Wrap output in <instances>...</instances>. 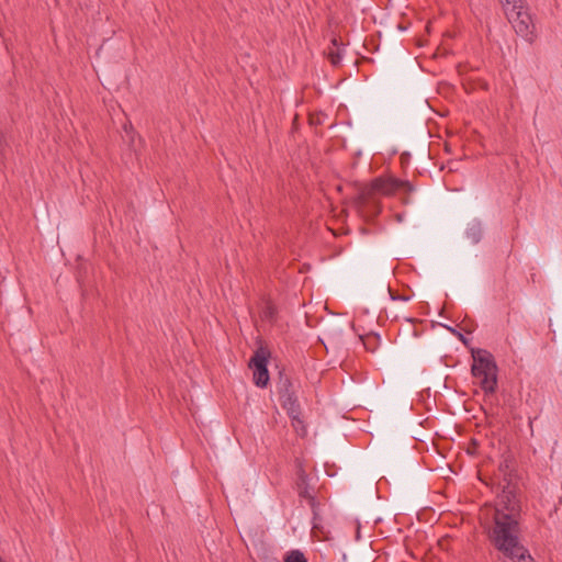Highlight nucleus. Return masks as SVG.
I'll return each instance as SVG.
<instances>
[{
  "instance_id": "obj_1",
  "label": "nucleus",
  "mask_w": 562,
  "mask_h": 562,
  "mask_svg": "<svg viewBox=\"0 0 562 562\" xmlns=\"http://www.w3.org/2000/svg\"><path fill=\"white\" fill-rule=\"evenodd\" d=\"M521 519H514L504 514H493V526L488 539L503 558L512 562H535L529 550L522 544Z\"/></svg>"
},
{
  "instance_id": "obj_2",
  "label": "nucleus",
  "mask_w": 562,
  "mask_h": 562,
  "mask_svg": "<svg viewBox=\"0 0 562 562\" xmlns=\"http://www.w3.org/2000/svg\"><path fill=\"white\" fill-rule=\"evenodd\" d=\"M472 375L480 380L479 384L484 391L485 401L491 400L497 389V364L494 356L485 349L472 351Z\"/></svg>"
},
{
  "instance_id": "obj_3",
  "label": "nucleus",
  "mask_w": 562,
  "mask_h": 562,
  "mask_svg": "<svg viewBox=\"0 0 562 562\" xmlns=\"http://www.w3.org/2000/svg\"><path fill=\"white\" fill-rule=\"evenodd\" d=\"M504 13L517 35L529 43L535 40V23L525 0H512L503 4Z\"/></svg>"
},
{
  "instance_id": "obj_4",
  "label": "nucleus",
  "mask_w": 562,
  "mask_h": 562,
  "mask_svg": "<svg viewBox=\"0 0 562 562\" xmlns=\"http://www.w3.org/2000/svg\"><path fill=\"white\" fill-rule=\"evenodd\" d=\"M494 514H504L514 519H521V505L517 497L515 486L509 482L503 487L502 493L497 495Z\"/></svg>"
},
{
  "instance_id": "obj_5",
  "label": "nucleus",
  "mask_w": 562,
  "mask_h": 562,
  "mask_svg": "<svg viewBox=\"0 0 562 562\" xmlns=\"http://www.w3.org/2000/svg\"><path fill=\"white\" fill-rule=\"evenodd\" d=\"M276 387L281 405L286 413H297L300 403L296 396V389L291 379L283 371L279 372Z\"/></svg>"
},
{
  "instance_id": "obj_6",
  "label": "nucleus",
  "mask_w": 562,
  "mask_h": 562,
  "mask_svg": "<svg viewBox=\"0 0 562 562\" xmlns=\"http://www.w3.org/2000/svg\"><path fill=\"white\" fill-rule=\"evenodd\" d=\"M270 351L267 348L259 347L249 360V368L254 369V383L259 387H266L270 376L268 371V359Z\"/></svg>"
},
{
  "instance_id": "obj_7",
  "label": "nucleus",
  "mask_w": 562,
  "mask_h": 562,
  "mask_svg": "<svg viewBox=\"0 0 562 562\" xmlns=\"http://www.w3.org/2000/svg\"><path fill=\"white\" fill-rule=\"evenodd\" d=\"M376 194L393 195L397 190L404 189L406 192L414 190L408 181H402L395 178L378 177L371 181Z\"/></svg>"
},
{
  "instance_id": "obj_8",
  "label": "nucleus",
  "mask_w": 562,
  "mask_h": 562,
  "mask_svg": "<svg viewBox=\"0 0 562 562\" xmlns=\"http://www.w3.org/2000/svg\"><path fill=\"white\" fill-rule=\"evenodd\" d=\"M376 192L375 190L373 189V186L372 183L370 182V184L368 186H364L362 187L358 194L356 195L355 198V205L359 209V207H367L368 205L371 204V202L373 200H375L376 198Z\"/></svg>"
},
{
  "instance_id": "obj_9",
  "label": "nucleus",
  "mask_w": 562,
  "mask_h": 562,
  "mask_svg": "<svg viewBox=\"0 0 562 562\" xmlns=\"http://www.w3.org/2000/svg\"><path fill=\"white\" fill-rule=\"evenodd\" d=\"M465 238L471 245H475L480 243L483 236V229L481 222L473 220L468 223L467 229H465Z\"/></svg>"
},
{
  "instance_id": "obj_10",
  "label": "nucleus",
  "mask_w": 562,
  "mask_h": 562,
  "mask_svg": "<svg viewBox=\"0 0 562 562\" xmlns=\"http://www.w3.org/2000/svg\"><path fill=\"white\" fill-rule=\"evenodd\" d=\"M306 480H307V475L306 473L302 470L300 473H299V481H297V493H299V496L302 497V498H306L308 501H314V496L310 493V490H308V485L306 483Z\"/></svg>"
},
{
  "instance_id": "obj_11",
  "label": "nucleus",
  "mask_w": 562,
  "mask_h": 562,
  "mask_svg": "<svg viewBox=\"0 0 562 562\" xmlns=\"http://www.w3.org/2000/svg\"><path fill=\"white\" fill-rule=\"evenodd\" d=\"M288 415L292 420V426L294 427L296 434L301 437H304L307 431L304 422L301 419V406L297 408V413H288Z\"/></svg>"
},
{
  "instance_id": "obj_12",
  "label": "nucleus",
  "mask_w": 562,
  "mask_h": 562,
  "mask_svg": "<svg viewBox=\"0 0 562 562\" xmlns=\"http://www.w3.org/2000/svg\"><path fill=\"white\" fill-rule=\"evenodd\" d=\"M331 45L334 47L328 48L327 57L333 66H338L341 61V52L339 48V43L336 37L331 40Z\"/></svg>"
},
{
  "instance_id": "obj_13",
  "label": "nucleus",
  "mask_w": 562,
  "mask_h": 562,
  "mask_svg": "<svg viewBox=\"0 0 562 562\" xmlns=\"http://www.w3.org/2000/svg\"><path fill=\"white\" fill-rule=\"evenodd\" d=\"M381 204L376 199L373 200L367 207H359V211L368 217H376L381 213Z\"/></svg>"
},
{
  "instance_id": "obj_14",
  "label": "nucleus",
  "mask_w": 562,
  "mask_h": 562,
  "mask_svg": "<svg viewBox=\"0 0 562 562\" xmlns=\"http://www.w3.org/2000/svg\"><path fill=\"white\" fill-rule=\"evenodd\" d=\"M284 562H307V559L300 550H292L284 558Z\"/></svg>"
},
{
  "instance_id": "obj_15",
  "label": "nucleus",
  "mask_w": 562,
  "mask_h": 562,
  "mask_svg": "<svg viewBox=\"0 0 562 562\" xmlns=\"http://www.w3.org/2000/svg\"><path fill=\"white\" fill-rule=\"evenodd\" d=\"M363 345L367 350L373 352L375 350V345L378 342V336H367L366 338L361 337Z\"/></svg>"
},
{
  "instance_id": "obj_16",
  "label": "nucleus",
  "mask_w": 562,
  "mask_h": 562,
  "mask_svg": "<svg viewBox=\"0 0 562 562\" xmlns=\"http://www.w3.org/2000/svg\"><path fill=\"white\" fill-rule=\"evenodd\" d=\"M262 314H263V317H265L266 319H272V318L274 317V315H276V308H274V306H273V305H271V304H268V305L265 307V310H263Z\"/></svg>"
},
{
  "instance_id": "obj_17",
  "label": "nucleus",
  "mask_w": 562,
  "mask_h": 562,
  "mask_svg": "<svg viewBox=\"0 0 562 562\" xmlns=\"http://www.w3.org/2000/svg\"><path fill=\"white\" fill-rule=\"evenodd\" d=\"M387 291H389V293L391 295V299L394 300V301L395 300H407V297H405V296L395 295L394 292L390 288L387 289Z\"/></svg>"
},
{
  "instance_id": "obj_18",
  "label": "nucleus",
  "mask_w": 562,
  "mask_h": 562,
  "mask_svg": "<svg viewBox=\"0 0 562 562\" xmlns=\"http://www.w3.org/2000/svg\"><path fill=\"white\" fill-rule=\"evenodd\" d=\"M507 468H508V464H505V465L499 464V469H501V470H503V469H507Z\"/></svg>"
},
{
  "instance_id": "obj_19",
  "label": "nucleus",
  "mask_w": 562,
  "mask_h": 562,
  "mask_svg": "<svg viewBox=\"0 0 562 562\" xmlns=\"http://www.w3.org/2000/svg\"><path fill=\"white\" fill-rule=\"evenodd\" d=\"M507 468H508V464H505V465L499 464V469H501V470H503V469H507Z\"/></svg>"
},
{
  "instance_id": "obj_20",
  "label": "nucleus",
  "mask_w": 562,
  "mask_h": 562,
  "mask_svg": "<svg viewBox=\"0 0 562 562\" xmlns=\"http://www.w3.org/2000/svg\"><path fill=\"white\" fill-rule=\"evenodd\" d=\"M507 468H508V464H505V465L499 464V469H501V470H503V469H507Z\"/></svg>"
},
{
  "instance_id": "obj_21",
  "label": "nucleus",
  "mask_w": 562,
  "mask_h": 562,
  "mask_svg": "<svg viewBox=\"0 0 562 562\" xmlns=\"http://www.w3.org/2000/svg\"><path fill=\"white\" fill-rule=\"evenodd\" d=\"M0 562H5V561H3L2 558L0 557Z\"/></svg>"
}]
</instances>
